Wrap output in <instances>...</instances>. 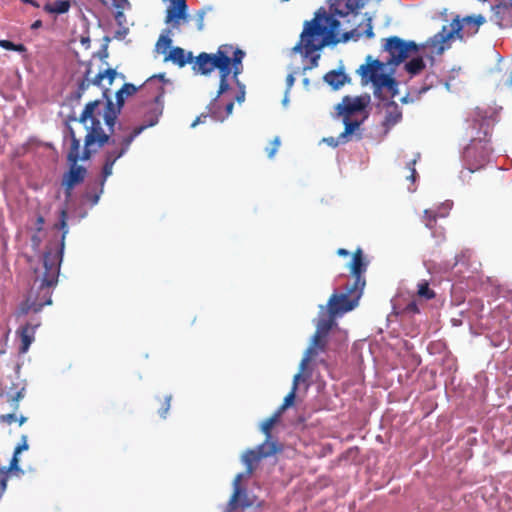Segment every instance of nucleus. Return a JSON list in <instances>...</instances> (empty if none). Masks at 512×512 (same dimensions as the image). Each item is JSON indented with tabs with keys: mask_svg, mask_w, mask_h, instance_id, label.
I'll list each match as a JSON object with an SVG mask.
<instances>
[{
	"mask_svg": "<svg viewBox=\"0 0 512 512\" xmlns=\"http://www.w3.org/2000/svg\"><path fill=\"white\" fill-rule=\"evenodd\" d=\"M70 2L68 0H57L54 3H47L44 10L50 14H64L70 9Z\"/></svg>",
	"mask_w": 512,
	"mask_h": 512,
	"instance_id": "nucleus-33",
	"label": "nucleus"
},
{
	"mask_svg": "<svg viewBox=\"0 0 512 512\" xmlns=\"http://www.w3.org/2000/svg\"><path fill=\"white\" fill-rule=\"evenodd\" d=\"M323 80L330 85L334 90L339 89L346 82H350L349 76L344 72L343 68L338 70H331L326 73Z\"/></svg>",
	"mask_w": 512,
	"mask_h": 512,
	"instance_id": "nucleus-25",
	"label": "nucleus"
},
{
	"mask_svg": "<svg viewBox=\"0 0 512 512\" xmlns=\"http://www.w3.org/2000/svg\"><path fill=\"white\" fill-rule=\"evenodd\" d=\"M367 0H346V10L335 8L333 13L341 18L352 17L355 19L359 15V11L364 8Z\"/></svg>",
	"mask_w": 512,
	"mask_h": 512,
	"instance_id": "nucleus-22",
	"label": "nucleus"
},
{
	"mask_svg": "<svg viewBox=\"0 0 512 512\" xmlns=\"http://www.w3.org/2000/svg\"><path fill=\"white\" fill-rule=\"evenodd\" d=\"M326 32V27L319 23V14L315 18L305 23L304 29L300 35L298 43L292 48L291 53H300L304 58H309L310 64L305 66L304 71L316 68L320 59V54L316 51L323 48L327 42L319 38Z\"/></svg>",
	"mask_w": 512,
	"mask_h": 512,
	"instance_id": "nucleus-6",
	"label": "nucleus"
},
{
	"mask_svg": "<svg viewBox=\"0 0 512 512\" xmlns=\"http://www.w3.org/2000/svg\"><path fill=\"white\" fill-rule=\"evenodd\" d=\"M411 58L408 62L405 63V70L411 75H418L426 66L425 61L422 56L414 54L410 56Z\"/></svg>",
	"mask_w": 512,
	"mask_h": 512,
	"instance_id": "nucleus-30",
	"label": "nucleus"
},
{
	"mask_svg": "<svg viewBox=\"0 0 512 512\" xmlns=\"http://www.w3.org/2000/svg\"><path fill=\"white\" fill-rule=\"evenodd\" d=\"M133 141H134L133 136H131L129 134V135L123 136L121 138H119V137L110 138L109 137V142L108 143L111 144V145H119L120 148L121 149H125V152L127 153V151L130 148V145H131V143Z\"/></svg>",
	"mask_w": 512,
	"mask_h": 512,
	"instance_id": "nucleus-35",
	"label": "nucleus"
},
{
	"mask_svg": "<svg viewBox=\"0 0 512 512\" xmlns=\"http://www.w3.org/2000/svg\"><path fill=\"white\" fill-rule=\"evenodd\" d=\"M122 10L123 9H117V12L115 13V20L119 26H123L126 22V17Z\"/></svg>",
	"mask_w": 512,
	"mask_h": 512,
	"instance_id": "nucleus-56",
	"label": "nucleus"
},
{
	"mask_svg": "<svg viewBox=\"0 0 512 512\" xmlns=\"http://www.w3.org/2000/svg\"><path fill=\"white\" fill-rule=\"evenodd\" d=\"M384 50L389 53L386 64L389 66H398L410 56L417 54L419 46L414 41H406L398 36H391L386 40Z\"/></svg>",
	"mask_w": 512,
	"mask_h": 512,
	"instance_id": "nucleus-11",
	"label": "nucleus"
},
{
	"mask_svg": "<svg viewBox=\"0 0 512 512\" xmlns=\"http://www.w3.org/2000/svg\"><path fill=\"white\" fill-rule=\"evenodd\" d=\"M103 73L105 74V78L108 79V82L111 85L113 83L115 77L117 76L116 70L113 68H108V69L104 70Z\"/></svg>",
	"mask_w": 512,
	"mask_h": 512,
	"instance_id": "nucleus-54",
	"label": "nucleus"
},
{
	"mask_svg": "<svg viewBox=\"0 0 512 512\" xmlns=\"http://www.w3.org/2000/svg\"><path fill=\"white\" fill-rule=\"evenodd\" d=\"M319 354L320 353L313 350V348L308 347L305 350L303 358L299 364V371L293 377L291 391L284 398L282 405L276 410L280 415H282V413L293 404L299 384L301 382L308 381L312 377V368L309 363Z\"/></svg>",
	"mask_w": 512,
	"mask_h": 512,
	"instance_id": "nucleus-10",
	"label": "nucleus"
},
{
	"mask_svg": "<svg viewBox=\"0 0 512 512\" xmlns=\"http://www.w3.org/2000/svg\"><path fill=\"white\" fill-rule=\"evenodd\" d=\"M359 288L355 286L347 287L345 293L334 292L327 305H319L318 318L314 320L316 327L315 333L312 335L309 348H313L318 353L326 351L328 344V335L331 329L337 325L336 317H341L345 313L353 310L358 305L359 295L355 298H350V294L357 291Z\"/></svg>",
	"mask_w": 512,
	"mask_h": 512,
	"instance_id": "nucleus-2",
	"label": "nucleus"
},
{
	"mask_svg": "<svg viewBox=\"0 0 512 512\" xmlns=\"http://www.w3.org/2000/svg\"><path fill=\"white\" fill-rule=\"evenodd\" d=\"M158 122V115L150 120L147 124H143L139 127H136L131 133L130 135L133 136V138L135 139L137 136H139L146 128L148 127H152L154 126L155 124H157Z\"/></svg>",
	"mask_w": 512,
	"mask_h": 512,
	"instance_id": "nucleus-46",
	"label": "nucleus"
},
{
	"mask_svg": "<svg viewBox=\"0 0 512 512\" xmlns=\"http://www.w3.org/2000/svg\"><path fill=\"white\" fill-rule=\"evenodd\" d=\"M0 47L5 50L16 51L19 53H25L27 51L26 47L23 44H15L12 41L6 39L0 40Z\"/></svg>",
	"mask_w": 512,
	"mask_h": 512,
	"instance_id": "nucleus-40",
	"label": "nucleus"
},
{
	"mask_svg": "<svg viewBox=\"0 0 512 512\" xmlns=\"http://www.w3.org/2000/svg\"><path fill=\"white\" fill-rule=\"evenodd\" d=\"M113 167H114V164L107 162V161L104 162L100 178L97 181L99 186H102V187L105 186V183H106L108 177H110L113 173Z\"/></svg>",
	"mask_w": 512,
	"mask_h": 512,
	"instance_id": "nucleus-39",
	"label": "nucleus"
},
{
	"mask_svg": "<svg viewBox=\"0 0 512 512\" xmlns=\"http://www.w3.org/2000/svg\"><path fill=\"white\" fill-rule=\"evenodd\" d=\"M62 186L64 188V194H65L66 199L67 200L70 199L71 196H72L73 189H74L75 186H71L70 188H69V186L67 184H62Z\"/></svg>",
	"mask_w": 512,
	"mask_h": 512,
	"instance_id": "nucleus-64",
	"label": "nucleus"
},
{
	"mask_svg": "<svg viewBox=\"0 0 512 512\" xmlns=\"http://www.w3.org/2000/svg\"><path fill=\"white\" fill-rule=\"evenodd\" d=\"M137 87L131 83H125L121 89L116 92L115 98L116 103L112 101L109 96V89H105L102 93V97L106 100L105 110L103 113V119L110 132L114 131V127L118 116L125 103V98L136 93Z\"/></svg>",
	"mask_w": 512,
	"mask_h": 512,
	"instance_id": "nucleus-9",
	"label": "nucleus"
},
{
	"mask_svg": "<svg viewBox=\"0 0 512 512\" xmlns=\"http://www.w3.org/2000/svg\"><path fill=\"white\" fill-rule=\"evenodd\" d=\"M233 108L234 102L229 101L225 106V114H223L221 107L218 104V100L215 101V104H213V99L207 106V109L209 110L210 113V117L217 122H223L226 118H228L232 114Z\"/></svg>",
	"mask_w": 512,
	"mask_h": 512,
	"instance_id": "nucleus-27",
	"label": "nucleus"
},
{
	"mask_svg": "<svg viewBox=\"0 0 512 512\" xmlns=\"http://www.w3.org/2000/svg\"><path fill=\"white\" fill-rule=\"evenodd\" d=\"M279 145H280V138L277 136V137H275V138H274V141H273V148H272V149H270V150H269V149H267V151H268V156H269L270 158H272V157L275 155V153H276V151H277V149H278Z\"/></svg>",
	"mask_w": 512,
	"mask_h": 512,
	"instance_id": "nucleus-59",
	"label": "nucleus"
},
{
	"mask_svg": "<svg viewBox=\"0 0 512 512\" xmlns=\"http://www.w3.org/2000/svg\"><path fill=\"white\" fill-rule=\"evenodd\" d=\"M365 271V264L363 262L362 251L360 249L354 254L351 263V273L355 277L354 285L355 288H360L362 291L365 281L361 278V273Z\"/></svg>",
	"mask_w": 512,
	"mask_h": 512,
	"instance_id": "nucleus-20",
	"label": "nucleus"
},
{
	"mask_svg": "<svg viewBox=\"0 0 512 512\" xmlns=\"http://www.w3.org/2000/svg\"><path fill=\"white\" fill-rule=\"evenodd\" d=\"M231 51H233V45L231 44H223L218 47V60H216L215 69L219 71L220 81L217 94L213 98V104H215V101H217L221 95L230 89L228 77L232 74L230 61Z\"/></svg>",
	"mask_w": 512,
	"mask_h": 512,
	"instance_id": "nucleus-12",
	"label": "nucleus"
},
{
	"mask_svg": "<svg viewBox=\"0 0 512 512\" xmlns=\"http://www.w3.org/2000/svg\"><path fill=\"white\" fill-rule=\"evenodd\" d=\"M246 53L238 48L233 46V51H231L230 61L232 68V80L234 82H238L239 76L243 72V59L245 58Z\"/></svg>",
	"mask_w": 512,
	"mask_h": 512,
	"instance_id": "nucleus-24",
	"label": "nucleus"
},
{
	"mask_svg": "<svg viewBox=\"0 0 512 512\" xmlns=\"http://www.w3.org/2000/svg\"><path fill=\"white\" fill-rule=\"evenodd\" d=\"M27 449H28L27 436H26V435H22V437H21V443H19V444L16 446V448H15V450H14V453L18 455L19 453H21L22 451H25V450H27Z\"/></svg>",
	"mask_w": 512,
	"mask_h": 512,
	"instance_id": "nucleus-51",
	"label": "nucleus"
},
{
	"mask_svg": "<svg viewBox=\"0 0 512 512\" xmlns=\"http://www.w3.org/2000/svg\"><path fill=\"white\" fill-rule=\"evenodd\" d=\"M384 65L380 60H373L369 64L361 65L358 69V73L362 77V83L367 84L371 82L374 86V96L378 99H382L381 93L383 88L390 92L391 97H395L399 92L396 79L389 74L380 72Z\"/></svg>",
	"mask_w": 512,
	"mask_h": 512,
	"instance_id": "nucleus-8",
	"label": "nucleus"
},
{
	"mask_svg": "<svg viewBox=\"0 0 512 512\" xmlns=\"http://www.w3.org/2000/svg\"><path fill=\"white\" fill-rule=\"evenodd\" d=\"M90 73H91V67L89 66L85 73H84V76L81 80L78 81L77 83V88L76 90L78 92H80L82 95H84V93L88 90V88L90 87L91 85V82H90Z\"/></svg>",
	"mask_w": 512,
	"mask_h": 512,
	"instance_id": "nucleus-37",
	"label": "nucleus"
},
{
	"mask_svg": "<svg viewBox=\"0 0 512 512\" xmlns=\"http://www.w3.org/2000/svg\"><path fill=\"white\" fill-rule=\"evenodd\" d=\"M126 154L125 149L114 148L105 152V161L115 164L118 159Z\"/></svg>",
	"mask_w": 512,
	"mask_h": 512,
	"instance_id": "nucleus-38",
	"label": "nucleus"
},
{
	"mask_svg": "<svg viewBox=\"0 0 512 512\" xmlns=\"http://www.w3.org/2000/svg\"><path fill=\"white\" fill-rule=\"evenodd\" d=\"M493 119L480 108H477L469 124L470 143L464 148L462 159L470 172L481 169L491 160L492 148L488 136Z\"/></svg>",
	"mask_w": 512,
	"mask_h": 512,
	"instance_id": "nucleus-3",
	"label": "nucleus"
},
{
	"mask_svg": "<svg viewBox=\"0 0 512 512\" xmlns=\"http://www.w3.org/2000/svg\"><path fill=\"white\" fill-rule=\"evenodd\" d=\"M59 229L62 230L60 242L50 246L43 254V271L35 270V278L27 297V309L24 313L33 311L39 313L45 305L52 304V289L58 283L60 267L63 261L65 238L68 234L67 212L62 209L60 212Z\"/></svg>",
	"mask_w": 512,
	"mask_h": 512,
	"instance_id": "nucleus-1",
	"label": "nucleus"
},
{
	"mask_svg": "<svg viewBox=\"0 0 512 512\" xmlns=\"http://www.w3.org/2000/svg\"><path fill=\"white\" fill-rule=\"evenodd\" d=\"M80 160V140L74 138L71 140L70 150L67 154V161H79Z\"/></svg>",
	"mask_w": 512,
	"mask_h": 512,
	"instance_id": "nucleus-36",
	"label": "nucleus"
},
{
	"mask_svg": "<svg viewBox=\"0 0 512 512\" xmlns=\"http://www.w3.org/2000/svg\"><path fill=\"white\" fill-rule=\"evenodd\" d=\"M417 292L420 297H423L427 300H430V299L434 298V296H435L434 291L429 288V284L425 280L418 283V291Z\"/></svg>",
	"mask_w": 512,
	"mask_h": 512,
	"instance_id": "nucleus-41",
	"label": "nucleus"
},
{
	"mask_svg": "<svg viewBox=\"0 0 512 512\" xmlns=\"http://www.w3.org/2000/svg\"><path fill=\"white\" fill-rule=\"evenodd\" d=\"M453 206L452 201L444 202L437 210H424V221L427 228L432 229L437 218H444L448 215Z\"/></svg>",
	"mask_w": 512,
	"mask_h": 512,
	"instance_id": "nucleus-19",
	"label": "nucleus"
},
{
	"mask_svg": "<svg viewBox=\"0 0 512 512\" xmlns=\"http://www.w3.org/2000/svg\"><path fill=\"white\" fill-rule=\"evenodd\" d=\"M295 82L294 73H289L286 78V91L287 93L290 92L291 88L293 87Z\"/></svg>",
	"mask_w": 512,
	"mask_h": 512,
	"instance_id": "nucleus-62",
	"label": "nucleus"
},
{
	"mask_svg": "<svg viewBox=\"0 0 512 512\" xmlns=\"http://www.w3.org/2000/svg\"><path fill=\"white\" fill-rule=\"evenodd\" d=\"M370 102V96L364 95L352 98L350 96H345L342 99V102L337 105L338 113L351 115L356 112H361L366 108V106Z\"/></svg>",
	"mask_w": 512,
	"mask_h": 512,
	"instance_id": "nucleus-15",
	"label": "nucleus"
},
{
	"mask_svg": "<svg viewBox=\"0 0 512 512\" xmlns=\"http://www.w3.org/2000/svg\"><path fill=\"white\" fill-rule=\"evenodd\" d=\"M173 29L170 28L169 26L164 29L156 43V49L158 52L164 54L166 53V50L171 46L172 44V39H171V35L173 34Z\"/></svg>",
	"mask_w": 512,
	"mask_h": 512,
	"instance_id": "nucleus-32",
	"label": "nucleus"
},
{
	"mask_svg": "<svg viewBox=\"0 0 512 512\" xmlns=\"http://www.w3.org/2000/svg\"><path fill=\"white\" fill-rule=\"evenodd\" d=\"M96 56L104 63L106 62V59L109 57L108 48L105 46H101L99 51L96 53Z\"/></svg>",
	"mask_w": 512,
	"mask_h": 512,
	"instance_id": "nucleus-52",
	"label": "nucleus"
},
{
	"mask_svg": "<svg viewBox=\"0 0 512 512\" xmlns=\"http://www.w3.org/2000/svg\"><path fill=\"white\" fill-rule=\"evenodd\" d=\"M101 102L102 101L99 99L88 102L79 116V123L87 130L84 139V149L80 155V160L85 161L91 157L92 151L90 147L93 144H97L98 147H103L109 142V135L104 132L99 118L101 114L99 110Z\"/></svg>",
	"mask_w": 512,
	"mask_h": 512,
	"instance_id": "nucleus-5",
	"label": "nucleus"
},
{
	"mask_svg": "<svg viewBox=\"0 0 512 512\" xmlns=\"http://www.w3.org/2000/svg\"><path fill=\"white\" fill-rule=\"evenodd\" d=\"M484 22L485 18L482 15L467 16L461 20L455 19L449 26L444 25L438 33L431 37L426 42V46L432 48L437 54H441L445 49L449 48V40L454 35L460 39H463L465 36H473Z\"/></svg>",
	"mask_w": 512,
	"mask_h": 512,
	"instance_id": "nucleus-4",
	"label": "nucleus"
},
{
	"mask_svg": "<svg viewBox=\"0 0 512 512\" xmlns=\"http://www.w3.org/2000/svg\"><path fill=\"white\" fill-rule=\"evenodd\" d=\"M112 5L116 9H126L130 7V3L128 0H112Z\"/></svg>",
	"mask_w": 512,
	"mask_h": 512,
	"instance_id": "nucleus-55",
	"label": "nucleus"
},
{
	"mask_svg": "<svg viewBox=\"0 0 512 512\" xmlns=\"http://www.w3.org/2000/svg\"><path fill=\"white\" fill-rule=\"evenodd\" d=\"M497 86L512 87V71L509 69L503 70L499 64L492 70Z\"/></svg>",
	"mask_w": 512,
	"mask_h": 512,
	"instance_id": "nucleus-31",
	"label": "nucleus"
},
{
	"mask_svg": "<svg viewBox=\"0 0 512 512\" xmlns=\"http://www.w3.org/2000/svg\"><path fill=\"white\" fill-rule=\"evenodd\" d=\"M170 401H171V396H170V395H169V396H166V397H165V404H164V407H163V408H161V409L159 410V414H160V416H161L162 418H165V417H166V415H167V413H168V411H169V409H170Z\"/></svg>",
	"mask_w": 512,
	"mask_h": 512,
	"instance_id": "nucleus-53",
	"label": "nucleus"
},
{
	"mask_svg": "<svg viewBox=\"0 0 512 512\" xmlns=\"http://www.w3.org/2000/svg\"><path fill=\"white\" fill-rule=\"evenodd\" d=\"M163 96H164V88L162 85H159L157 87V94L154 96V102L157 104L162 103Z\"/></svg>",
	"mask_w": 512,
	"mask_h": 512,
	"instance_id": "nucleus-60",
	"label": "nucleus"
},
{
	"mask_svg": "<svg viewBox=\"0 0 512 512\" xmlns=\"http://www.w3.org/2000/svg\"><path fill=\"white\" fill-rule=\"evenodd\" d=\"M69 170L64 173L62 184H67L69 188L82 183L87 174V169L84 166L78 165V161H68Z\"/></svg>",
	"mask_w": 512,
	"mask_h": 512,
	"instance_id": "nucleus-16",
	"label": "nucleus"
},
{
	"mask_svg": "<svg viewBox=\"0 0 512 512\" xmlns=\"http://www.w3.org/2000/svg\"><path fill=\"white\" fill-rule=\"evenodd\" d=\"M104 192V187L99 186L98 183L88 186L85 192L82 194V203L89 204L90 207H94L98 204L101 195Z\"/></svg>",
	"mask_w": 512,
	"mask_h": 512,
	"instance_id": "nucleus-28",
	"label": "nucleus"
},
{
	"mask_svg": "<svg viewBox=\"0 0 512 512\" xmlns=\"http://www.w3.org/2000/svg\"><path fill=\"white\" fill-rule=\"evenodd\" d=\"M193 60L192 52L185 53L181 47H174L170 53L164 58V61H171L179 67H184Z\"/></svg>",
	"mask_w": 512,
	"mask_h": 512,
	"instance_id": "nucleus-26",
	"label": "nucleus"
},
{
	"mask_svg": "<svg viewBox=\"0 0 512 512\" xmlns=\"http://www.w3.org/2000/svg\"><path fill=\"white\" fill-rule=\"evenodd\" d=\"M40 326L39 319H32L18 329V333L21 338L20 352L26 353L29 350L30 345L34 341L36 329Z\"/></svg>",
	"mask_w": 512,
	"mask_h": 512,
	"instance_id": "nucleus-17",
	"label": "nucleus"
},
{
	"mask_svg": "<svg viewBox=\"0 0 512 512\" xmlns=\"http://www.w3.org/2000/svg\"><path fill=\"white\" fill-rule=\"evenodd\" d=\"M402 119V111L395 101H388L385 105V118L383 124L392 127Z\"/></svg>",
	"mask_w": 512,
	"mask_h": 512,
	"instance_id": "nucleus-23",
	"label": "nucleus"
},
{
	"mask_svg": "<svg viewBox=\"0 0 512 512\" xmlns=\"http://www.w3.org/2000/svg\"><path fill=\"white\" fill-rule=\"evenodd\" d=\"M207 10H211V8L210 7L202 8L196 12L195 22H196V27H197L198 31H202L204 29V26H205L204 19H205Z\"/></svg>",
	"mask_w": 512,
	"mask_h": 512,
	"instance_id": "nucleus-44",
	"label": "nucleus"
},
{
	"mask_svg": "<svg viewBox=\"0 0 512 512\" xmlns=\"http://www.w3.org/2000/svg\"><path fill=\"white\" fill-rule=\"evenodd\" d=\"M330 9L333 11L335 8H333V5L330 6ZM319 14V23L321 26H324L326 27V32L324 33V35L329 31L331 33H334L336 32L341 23L340 21L335 18L334 16H336L333 12L332 14H327L326 12H317L316 15Z\"/></svg>",
	"mask_w": 512,
	"mask_h": 512,
	"instance_id": "nucleus-29",
	"label": "nucleus"
},
{
	"mask_svg": "<svg viewBox=\"0 0 512 512\" xmlns=\"http://www.w3.org/2000/svg\"><path fill=\"white\" fill-rule=\"evenodd\" d=\"M251 475L252 473L247 474V470L236 475L233 481V494L227 505L228 511H234L238 508L245 509L253 505V502L249 499L247 490L241 485V481Z\"/></svg>",
	"mask_w": 512,
	"mask_h": 512,
	"instance_id": "nucleus-14",
	"label": "nucleus"
},
{
	"mask_svg": "<svg viewBox=\"0 0 512 512\" xmlns=\"http://www.w3.org/2000/svg\"><path fill=\"white\" fill-rule=\"evenodd\" d=\"M74 108L75 107H71L70 113L66 115L64 119L65 126L71 125L72 122H79V117L76 116Z\"/></svg>",
	"mask_w": 512,
	"mask_h": 512,
	"instance_id": "nucleus-50",
	"label": "nucleus"
},
{
	"mask_svg": "<svg viewBox=\"0 0 512 512\" xmlns=\"http://www.w3.org/2000/svg\"><path fill=\"white\" fill-rule=\"evenodd\" d=\"M323 142H325L327 145H329L330 147H333V148H336L340 144L346 143V141L340 140V135L337 138H334V137L323 138Z\"/></svg>",
	"mask_w": 512,
	"mask_h": 512,
	"instance_id": "nucleus-49",
	"label": "nucleus"
},
{
	"mask_svg": "<svg viewBox=\"0 0 512 512\" xmlns=\"http://www.w3.org/2000/svg\"><path fill=\"white\" fill-rule=\"evenodd\" d=\"M104 78L105 74L103 73V71H100L92 80L90 79V82L91 84L100 87Z\"/></svg>",
	"mask_w": 512,
	"mask_h": 512,
	"instance_id": "nucleus-57",
	"label": "nucleus"
},
{
	"mask_svg": "<svg viewBox=\"0 0 512 512\" xmlns=\"http://www.w3.org/2000/svg\"><path fill=\"white\" fill-rule=\"evenodd\" d=\"M281 415L275 411L273 415L261 424V431L265 434V441L257 445L254 449L246 450L241 461L247 467V474L253 473L258 463L263 459L275 455L282 450L277 441H272L271 429L279 421Z\"/></svg>",
	"mask_w": 512,
	"mask_h": 512,
	"instance_id": "nucleus-7",
	"label": "nucleus"
},
{
	"mask_svg": "<svg viewBox=\"0 0 512 512\" xmlns=\"http://www.w3.org/2000/svg\"><path fill=\"white\" fill-rule=\"evenodd\" d=\"M18 462H19L18 455L13 453V457H12L10 465H9V470L10 471H19L20 468L18 466Z\"/></svg>",
	"mask_w": 512,
	"mask_h": 512,
	"instance_id": "nucleus-58",
	"label": "nucleus"
},
{
	"mask_svg": "<svg viewBox=\"0 0 512 512\" xmlns=\"http://www.w3.org/2000/svg\"><path fill=\"white\" fill-rule=\"evenodd\" d=\"M83 95L78 92L77 90L71 92L67 97L65 98V102L63 103V106L70 105L71 107H75L80 104L81 98Z\"/></svg>",
	"mask_w": 512,
	"mask_h": 512,
	"instance_id": "nucleus-43",
	"label": "nucleus"
},
{
	"mask_svg": "<svg viewBox=\"0 0 512 512\" xmlns=\"http://www.w3.org/2000/svg\"><path fill=\"white\" fill-rule=\"evenodd\" d=\"M216 60H218V51L214 54L202 52L196 57L195 65L198 66L201 74L208 75L215 70Z\"/></svg>",
	"mask_w": 512,
	"mask_h": 512,
	"instance_id": "nucleus-21",
	"label": "nucleus"
},
{
	"mask_svg": "<svg viewBox=\"0 0 512 512\" xmlns=\"http://www.w3.org/2000/svg\"><path fill=\"white\" fill-rule=\"evenodd\" d=\"M416 161H417V158H414L407 163V169L410 170V175L407 176V179H409L413 182L415 181L416 175H417L416 169H415Z\"/></svg>",
	"mask_w": 512,
	"mask_h": 512,
	"instance_id": "nucleus-48",
	"label": "nucleus"
},
{
	"mask_svg": "<svg viewBox=\"0 0 512 512\" xmlns=\"http://www.w3.org/2000/svg\"><path fill=\"white\" fill-rule=\"evenodd\" d=\"M24 390L25 388L22 387L19 391H16V392H7L6 393V398H7V401L10 402L12 404V406L14 407H18V402L24 397Z\"/></svg>",
	"mask_w": 512,
	"mask_h": 512,
	"instance_id": "nucleus-42",
	"label": "nucleus"
},
{
	"mask_svg": "<svg viewBox=\"0 0 512 512\" xmlns=\"http://www.w3.org/2000/svg\"><path fill=\"white\" fill-rule=\"evenodd\" d=\"M363 17H364L363 22L366 25V29L362 32L359 30V27H356V28L351 29L350 31L345 32L342 35L343 42H347L349 40L357 41L363 35H365L367 38H370V39L375 36L374 31H373V25H372L373 16H371L369 13L366 12V13H364ZM358 26H361V24H359Z\"/></svg>",
	"mask_w": 512,
	"mask_h": 512,
	"instance_id": "nucleus-18",
	"label": "nucleus"
},
{
	"mask_svg": "<svg viewBox=\"0 0 512 512\" xmlns=\"http://www.w3.org/2000/svg\"><path fill=\"white\" fill-rule=\"evenodd\" d=\"M343 124L345 126L344 131L340 134L341 141H348V137L360 126V122L357 120H351L349 115L343 118Z\"/></svg>",
	"mask_w": 512,
	"mask_h": 512,
	"instance_id": "nucleus-34",
	"label": "nucleus"
},
{
	"mask_svg": "<svg viewBox=\"0 0 512 512\" xmlns=\"http://www.w3.org/2000/svg\"><path fill=\"white\" fill-rule=\"evenodd\" d=\"M210 116V113L208 112V114H201L200 116H198L191 124V127L194 128L196 127L198 124L200 123H203L204 120Z\"/></svg>",
	"mask_w": 512,
	"mask_h": 512,
	"instance_id": "nucleus-63",
	"label": "nucleus"
},
{
	"mask_svg": "<svg viewBox=\"0 0 512 512\" xmlns=\"http://www.w3.org/2000/svg\"><path fill=\"white\" fill-rule=\"evenodd\" d=\"M122 28L117 30L114 34V38L118 40H122L128 34V28L121 26Z\"/></svg>",
	"mask_w": 512,
	"mask_h": 512,
	"instance_id": "nucleus-61",
	"label": "nucleus"
},
{
	"mask_svg": "<svg viewBox=\"0 0 512 512\" xmlns=\"http://www.w3.org/2000/svg\"><path fill=\"white\" fill-rule=\"evenodd\" d=\"M165 11V24L173 30H180L181 23H188L190 15L186 0L169 1Z\"/></svg>",
	"mask_w": 512,
	"mask_h": 512,
	"instance_id": "nucleus-13",
	"label": "nucleus"
},
{
	"mask_svg": "<svg viewBox=\"0 0 512 512\" xmlns=\"http://www.w3.org/2000/svg\"><path fill=\"white\" fill-rule=\"evenodd\" d=\"M157 82H162V83H169L170 80L166 79L165 78V74L164 73H161V74H158V75H154L152 77H150L145 83H144V87L146 89H149L151 88L154 84H156Z\"/></svg>",
	"mask_w": 512,
	"mask_h": 512,
	"instance_id": "nucleus-45",
	"label": "nucleus"
},
{
	"mask_svg": "<svg viewBox=\"0 0 512 512\" xmlns=\"http://www.w3.org/2000/svg\"><path fill=\"white\" fill-rule=\"evenodd\" d=\"M234 83L236 84V86L238 88V92H237V94L235 96V100L239 104H241V103H243L245 101V95H246L245 89H246V87H245V85L240 80H238V82H234Z\"/></svg>",
	"mask_w": 512,
	"mask_h": 512,
	"instance_id": "nucleus-47",
	"label": "nucleus"
}]
</instances>
